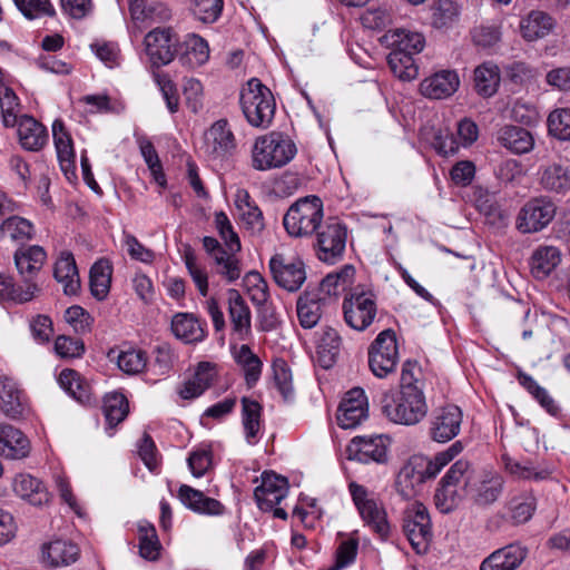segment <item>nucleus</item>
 <instances>
[{"instance_id": "obj_1", "label": "nucleus", "mask_w": 570, "mask_h": 570, "mask_svg": "<svg viewBox=\"0 0 570 570\" xmlns=\"http://www.w3.org/2000/svg\"><path fill=\"white\" fill-rule=\"evenodd\" d=\"M243 114L248 124L256 128L266 129L275 115V99L268 87L257 78H252L240 91L239 97Z\"/></svg>"}, {"instance_id": "obj_2", "label": "nucleus", "mask_w": 570, "mask_h": 570, "mask_svg": "<svg viewBox=\"0 0 570 570\" xmlns=\"http://www.w3.org/2000/svg\"><path fill=\"white\" fill-rule=\"evenodd\" d=\"M295 144L279 132L258 137L252 149V164L257 170H269L288 164L296 155Z\"/></svg>"}, {"instance_id": "obj_3", "label": "nucleus", "mask_w": 570, "mask_h": 570, "mask_svg": "<svg viewBox=\"0 0 570 570\" xmlns=\"http://www.w3.org/2000/svg\"><path fill=\"white\" fill-rule=\"evenodd\" d=\"M323 220V203L317 196H306L296 200L286 212L283 225L289 236L311 237Z\"/></svg>"}, {"instance_id": "obj_4", "label": "nucleus", "mask_w": 570, "mask_h": 570, "mask_svg": "<svg viewBox=\"0 0 570 570\" xmlns=\"http://www.w3.org/2000/svg\"><path fill=\"white\" fill-rule=\"evenodd\" d=\"M383 414L393 423L413 425L428 412L424 393L387 392L382 401Z\"/></svg>"}, {"instance_id": "obj_5", "label": "nucleus", "mask_w": 570, "mask_h": 570, "mask_svg": "<svg viewBox=\"0 0 570 570\" xmlns=\"http://www.w3.org/2000/svg\"><path fill=\"white\" fill-rule=\"evenodd\" d=\"M46 259L47 253L39 245L21 246L14 252V266L19 282L26 286L27 297H37L40 294L41 287L38 281Z\"/></svg>"}, {"instance_id": "obj_6", "label": "nucleus", "mask_w": 570, "mask_h": 570, "mask_svg": "<svg viewBox=\"0 0 570 570\" xmlns=\"http://www.w3.org/2000/svg\"><path fill=\"white\" fill-rule=\"evenodd\" d=\"M368 366L372 373L380 379L393 373L399 363V346L396 334L392 328L379 333L368 346Z\"/></svg>"}, {"instance_id": "obj_7", "label": "nucleus", "mask_w": 570, "mask_h": 570, "mask_svg": "<svg viewBox=\"0 0 570 570\" xmlns=\"http://www.w3.org/2000/svg\"><path fill=\"white\" fill-rule=\"evenodd\" d=\"M403 532L416 553L428 551L432 540L431 518L426 507L413 502L403 513Z\"/></svg>"}, {"instance_id": "obj_8", "label": "nucleus", "mask_w": 570, "mask_h": 570, "mask_svg": "<svg viewBox=\"0 0 570 570\" xmlns=\"http://www.w3.org/2000/svg\"><path fill=\"white\" fill-rule=\"evenodd\" d=\"M346 227L336 219H328L316 232L314 245L316 256L327 264H335L342 259L346 246Z\"/></svg>"}, {"instance_id": "obj_9", "label": "nucleus", "mask_w": 570, "mask_h": 570, "mask_svg": "<svg viewBox=\"0 0 570 570\" xmlns=\"http://www.w3.org/2000/svg\"><path fill=\"white\" fill-rule=\"evenodd\" d=\"M345 323L353 330L363 332L371 326L377 314L375 296L371 292H353L343 301Z\"/></svg>"}, {"instance_id": "obj_10", "label": "nucleus", "mask_w": 570, "mask_h": 570, "mask_svg": "<svg viewBox=\"0 0 570 570\" xmlns=\"http://www.w3.org/2000/svg\"><path fill=\"white\" fill-rule=\"evenodd\" d=\"M348 490L364 522L371 527L381 539H386L390 533V524L386 520L385 510L379 505L365 487L356 482H351Z\"/></svg>"}, {"instance_id": "obj_11", "label": "nucleus", "mask_w": 570, "mask_h": 570, "mask_svg": "<svg viewBox=\"0 0 570 570\" xmlns=\"http://www.w3.org/2000/svg\"><path fill=\"white\" fill-rule=\"evenodd\" d=\"M145 52L154 67L169 65L178 52L179 37L169 27L155 28L144 39Z\"/></svg>"}, {"instance_id": "obj_12", "label": "nucleus", "mask_w": 570, "mask_h": 570, "mask_svg": "<svg viewBox=\"0 0 570 570\" xmlns=\"http://www.w3.org/2000/svg\"><path fill=\"white\" fill-rule=\"evenodd\" d=\"M503 483V478L498 472L482 471L468 478L465 490L476 505L488 507L499 499Z\"/></svg>"}, {"instance_id": "obj_13", "label": "nucleus", "mask_w": 570, "mask_h": 570, "mask_svg": "<svg viewBox=\"0 0 570 570\" xmlns=\"http://www.w3.org/2000/svg\"><path fill=\"white\" fill-rule=\"evenodd\" d=\"M203 148L213 160H226L235 154L236 139L226 119L217 120L206 130Z\"/></svg>"}, {"instance_id": "obj_14", "label": "nucleus", "mask_w": 570, "mask_h": 570, "mask_svg": "<svg viewBox=\"0 0 570 570\" xmlns=\"http://www.w3.org/2000/svg\"><path fill=\"white\" fill-rule=\"evenodd\" d=\"M268 265L274 281L286 291L296 292L306 279L305 265L301 258L275 254Z\"/></svg>"}, {"instance_id": "obj_15", "label": "nucleus", "mask_w": 570, "mask_h": 570, "mask_svg": "<svg viewBox=\"0 0 570 570\" xmlns=\"http://www.w3.org/2000/svg\"><path fill=\"white\" fill-rule=\"evenodd\" d=\"M462 421V410L454 404L436 409L430 421L431 439L439 443L451 441L460 433Z\"/></svg>"}, {"instance_id": "obj_16", "label": "nucleus", "mask_w": 570, "mask_h": 570, "mask_svg": "<svg viewBox=\"0 0 570 570\" xmlns=\"http://www.w3.org/2000/svg\"><path fill=\"white\" fill-rule=\"evenodd\" d=\"M389 440L384 435H363L352 439L347 446L350 460L361 463H384L387 460Z\"/></svg>"}, {"instance_id": "obj_17", "label": "nucleus", "mask_w": 570, "mask_h": 570, "mask_svg": "<svg viewBox=\"0 0 570 570\" xmlns=\"http://www.w3.org/2000/svg\"><path fill=\"white\" fill-rule=\"evenodd\" d=\"M368 403L365 392L361 387L350 390L342 400L337 422L343 429H354L367 417Z\"/></svg>"}, {"instance_id": "obj_18", "label": "nucleus", "mask_w": 570, "mask_h": 570, "mask_svg": "<svg viewBox=\"0 0 570 570\" xmlns=\"http://www.w3.org/2000/svg\"><path fill=\"white\" fill-rule=\"evenodd\" d=\"M288 493L287 479L274 472H264L262 483L255 488L254 498L263 511H271Z\"/></svg>"}, {"instance_id": "obj_19", "label": "nucleus", "mask_w": 570, "mask_h": 570, "mask_svg": "<svg viewBox=\"0 0 570 570\" xmlns=\"http://www.w3.org/2000/svg\"><path fill=\"white\" fill-rule=\"evenodd\" d=\"M228 316L232 325V334L238 341H247L252 337L250 308L236 289L227 292Z\"/></svg>"}, {"instance_id": "obj_20", "label": "nucleus", "mask_w": 570, "mask_h": 570, "mask_svg": "<svg viewBox=\"0 0 570 570\" xmlns=\"http://www.w3.org/2000/svg\"><path fill=\"white\" fill-rule=\"evenodd\" d=\"M234 202L242 226L250 236L259 237L265 229V219L249 193L243 188L237 189Z\"/></svg>"}, {"instance_id": "obj_21", "label": "nucleus", "mask_w": 570, "mask_h": 570, "mask_svg": "<svg viewBox=\"0 0 570 570\" xmlns=\"http://www.w3.org/2000/svg\"><path fill=\"white\" fill-rule=\"evenodd\" d=\"M52 136L60 168L67 179L76 177V155L71 136L66 130L65 124L56 119L52 124Z\"/></svg>"}, {"instance_id": "obj_22", "label": "nucleus", "mask_w": 570, "mask_h": 570, "mask_svg": "<svg viewBox=\"0 0 570 570\" xmlns=\"http://www.w3.org/2000/svg\"><path fill=\"white\" fill-rule=\"evenodd\" d=\"M528 549L519 543H510L497 549L488 556L480 566V570H517L524 561Z\"/></svg>"}, {"instance_id": "obj_23", "label": "nucleus", "mask_w": 570, "mask_h": 570, "mask_svg": "<svg viewBox=\"0 0 570 570\" xmlns=\"http://www.w3.org/2000/svg\"><path fill=\"white\" fill-rule=\"evenodd\" d=\"M0 410L11 419L21 417L29 411L24 393L7 376H0Z\"/></svg>"}, {"instance_id": "obj_24", "label": "nucleus", "mask_w": 570, "mask_h": 570, "mask_svg": "<svg viewBox=\"0 0 570 570\" xmlns=\"http://www.w3.org/2000/svg\"><path fill=\"white\" fill-rule=\"evenodd\" d=\"M460 79L455 71L441 70L425 78L420 85L421 94L430 99H444L459 88Z\"/></svg>"}, {"instance_id": "obj_25", "label": "nucleus", "mask_w": 570, "mask_h": 570, "mask_svg": "<svg viewBox=\"0 0 570 570\" xmlns=\"http://www.w3.org/2000/svg\"><path fill=\"white\" fill-rule=\"evenodd\" d=\"M78 557V546L69 540L56 539L41 548V560L48 567H66L76 562Z\"/></svg>"}, {"instance_id": "obj_26", "label": "nucleus", "mask_w": 570, "mask_h": 570, "mask_svg": "<svg viewBox=\"0 0 570 570\" xmlns=\"http://www.w3.org/2000/svg\"><path fill=\"white\" fill-rule=\"evenodd\" d=\"M178 60L187 68H197L209 59V47L207 41L198 35L188 33L178 45Z\"/></svg>"}, {"instance_id": "obj_27", "label": "nucleus", "mask_w": 570, "mask_h": 570, "mask_svg": "<svg viewBox=\"0 0 570 570\" xmlns=\"http://www.w3.org/2000/svg\"><path fill=\"white\" fill-rule=\"evenodd\" d=\"M421 466L422 465H419L414 455L400 469L395 481V488L402 498L409 500L420 492L423 483L425 482Z\"/></svg>"}, {"instance_id": "obj_28", "label": "nucleus", "mask_w": 570, "mask_h": 570, "mask_svg": "<svg viewBox=\"0 0 570 570\" xmlns=\"http://www.w3.org/2000/svg\"><path fill=\"white\" fill-rule=\"evenodd\" d=\"M178 498L186 508L196 513L219 515L224 511V505L218 500L205 497L202 491L186 484L180 485Z\"/></svg>"}, {"instance_id": "obj_29", "label": "nucleus", "mask_w": 570, "mask_h": 570, "mask_svg": "<svg viewBox=\"0 0 570 570\" xmlns=\"http://www.w3.org/2000/svg\"><path fill=\"white\" fill-rule=\"evenodd\" d=\"M12 489L17 495L29 501L32 505H43L50 495L43 483L28 473H19L12 480Z\"/></svg>"}, {"instance_id": "obj_30", "label": "nucleus", "mask_w": 570, "mask_h": 570, "mask_svg": "<svg viewBox=\"0 0 570 570\" xmlns=\"http://www.w3.org/2000/svg\"><path fill=\"white\" fill-rule=\"evenodd\" d=\"M30 442L18 429L0 424V454L9 459H22L29 454Z\"/></svg>"}, {"instance_id": "obj_31", "label": "nucleus", "mask_w": 570, "mask_h": 570, "mask_svg": "<svg viewBox=\"0 0 570 570\" xmlns=\"http://www.w3.org/2000/svg\"><path fill=\"white\" fill-rule=\"evenodd\" d=\"M55 279L62 285L66 295H76L80 289V278L73 255L62 252L55 264Z\"/></svg>"}, {"instance_id": "obj_32", "label": "nucleus", "mask_w": 570, "mask_h": 570, "mask_svg": "<svg viewBox=\"0 0 570 570\" xmlns=\"http://www.w3.org/2000/svg\"><path fill=\"white\" fill-rule=\"evenodd\" d=\"M17 125L19 140L24 149L38 151L47 144L48 132L33 117L23 115L18 119Z\"/></svg>"}, {"instance_id": "obj_33", "label": "nucleus", "mask_w": 570, "mask_h": 570, "mask_svg": "<svg viewBox=\"0 0 570 570\" xmlns=\"http://www.w3.org/2000/svg\"><path fill=\"white\" fill-rule=\"evenodd\" d=\"M317 356L323 368H330L336 362L342 346V337L331 326L322 327L317 333Z\"/></svg>"}, {"instance_id": "obj_34", "label": "nucleus", "mask_w": 570, "mask_h": 570, "mask_svg": "<svg viewBox=\"0 0 570 570\" xmlns=\"http://www.w3.org/2000/svg\"><path fill=\"white\" fill-rule=\"evenodd\" d=\"M382 39L387 47L407 55L421 52L425 45L424 37L421 33L406 29L390 30Z\"/></svg>"}, {"instance_id": "obj_35", "label": "nucleus", "mask_w": 570, "mask_h": 570, "mask_svg": "<svg viewBox=\"0 0 570 570\" xmlns=\"http://www.w3.org/2000/svg\"><path fill=\"white\" fill-rule=\"evenodd\" d=\"M171 331L185 343L202 342L206 336L203 324L190 313H177L171 321Z\"/></svg>"}, {"instance_id": "obj_36", "label": "nucleus", "mask_w": 570, "mask_h": 570, "mask_svg": "<svg viewBox=\"0 0 570 570\" xmlns=\"http://www.w3.org/2000/svg\"><path fill=\"white\" fill-rule=\"evenodd\" d=\"M497 139L514 154H527L534 146V139L530 131L519 126L502 127L498 131Z\"/></svg>"}, {"instance_id": "obj_37", "label": "nucleus", "mask_w": 570, "mask_h": 570, "mask_svg": "<svg viewBox=\"0 0 570 570\" xmlns=\"http://www.w3.org/2000/svg\"><path fill=\"white\" fill-rule=\"evenodd\" d=\"M554 20L547 12L532 10L520 21V31L527 41H534L549 35Z\"/></svg>"}, {"instance_id": "obj_38", "label": "nucleus", "mask_w": 570, "mask_h": 570, "mask_svg": "<svg viewBox=\"0 0 570 570\" xmlns=\"http://www.w3.org/2000/svg\"><path fill=\"white\" fill-rule=\"evenodd\" d=\"M561 254L557 247L540 246L530 258L531 274L537 279H544L560 264Z\"/></svg>"}, {"instance_id": "obj_39", "label": "nucleus", "mask_w": 570, "mask_h": 570, "mask_svg": "<svg viewBox=\"0 0 570 570\" xmlns=\"http://www.w3.org/2000/svg\"><path fill=\"white\" fill-rule=\"evenodd\" d=\"M216 377L215 365L209 362L198 364L196 372L189 381L184 384L179 394L183 399H194L202 395Z\"/></svg>"}, {"instance_id": "obj_40", "label": "nucleus", "mask_w": 570, "mask_h": 570, "mask_svg": "<svg viewBox=\"0 0 570 570\" xmlns=\"http://www.w3.org/2000/svg\"><path fill=\"white\" fill-rule=\"evenodd\" d=\"M58 382L71 397L86 404L91 399V387L88 382L75 370L65 368L58 376Z\"/></svg>"}, {"instance_id": "obj_41", "label": "nucleus", "mask_w": 570, "mask_h": 570, "mask_svg": "<svg viewBox=\"0 0 570 570\" xmlns=\"http://www.w3.org/2000/svg\"><path fill=\"white\" fill-rule=\"evenodd\" d=\"M262 406L257 401L242 399V424L248 444H255L261 430Z\"/></svg>"}, {"instance_id": "obj_42", "label": "nucleus", "mask_w": 570, "mask_h": 570, "mask_svg": "<svg viewBox=\"0 0 570 570\" xmlns=\"http://www.w3.org/2000/svg\"><path fill=\"white\" fill-rule=\"evenodd\" d=\"M112 267L108 259L97 261L90 268V291L99 301H102L109 293Z\"/></svg>"}, {"instance_id": "obj_43", "label": "nucleus", "mask_w": 570, "mask_h": 570, "mask_svg": "<svg viewBox=\"0 0 570 570\" xmlns=\"http://www.w3.org/2000/svg\"><path fill=\"white\" fill-rule=\"evenodd\" d=\"M500 85V71L498 66L485 62L474 70V88L482 97L493 96Z\"/></svg>"}, {"instance_id": "obj_44", "label": "nucleus", "mask_w": 570, "mask_h": 570, "mask_svg": "<svg viewBox=\"0 0 570 570\" xmlns=\"http://www.w3.org/2000/svg\"><path fill=\"white\" fill-rule=\"evenodd\" d=\"M540 183L549 191L566 194L570 188L569 169L560 164L547 166L541 171Z\"/></svg>"}, {"instance_id": "obj_45", "label": "nucleus", "mask_w": 570, "mask_h": 570, "mask_svg": "<svg viewBox=\"0 0 570 570\" xmlns=\"http://www.w3.org/2000/svg\"><path fill=\"white\" fill-rule=\"evenodd\" d=\"M35 234L33 225L20 216H10L0 225V238L9 237L14 242H26Z\"/></svg>"}, {"instance_id": "obj_46", "label": "nucleus", "mask_w": 570, "mask_h": 570, "mask_svg": "<svg viewBox=\"0 0 570 570\" xmlns=\"http://www.w3.org/2000/svg\"><path fill=\"white\" fill-rule=\"evenodd\" d=\"M102 412L108 426L114 428L126 419L129 412L128 401L118 392L107 394L104 399Z\"/></svg>"}, {"instance_id": "obj_47", "label": "nucleus", "mask_w": 570, "mask_h": 570, "mask_svg": "<svg viewBox=\"0 0 570 570\" xmlns=\"http://www.w3.org/2000/svg\"><path fill=\"white\" fill-rule=\"evenodd\" d=\"M296 309L299 324L304 328L314 327L322 316V303L315 296H301L297 301Z\"/></svg>"}, {"instance_id": "obj_48", "label": "nucleus", "mask_w": 570, "mask_h": 570, "mask_svg": "<svg viewBox=\"0 0 570 570\" xmlns=\"http://www.w3.org/2000/svg\"><path fill=\"white\" fill-rule=\"evenodd\" d=\"M0 111L6 127H14L20 112L19 98L4 82H0Z\"/></svg>"}, {"instance_id": "obj_49", "label": "nucleus", "mask_w": 570, "mask_h": 570, "mask_svg": "<svg viewBox=\"0 0 570 570\" xmlns=\"http://www.w3.org/2000/svg\"><path fill=\"white\" fill-rule=\"evenodd\" d=\"M387 62L392 72L401 80H413L417 76V67L414 63L413 55L392 49L387 56Z\"/></svg>"}, {"instance_id": "obj_50", "label": "nucleus", "mask_w": 570, "mask_h": 570, "mask_svg": "<svg viewBox=\"0 0 570 570\" xmlns=\"http://www.w3.org/2000/svg\"><path fill=\"white\" fill-rule=\"evenodd\" d=\"M236 361L244 371L247 385H255L262 373V362L258 356L252 352L248 345H242L236 354Z\"/></svg>"}, {"instance_id": "obj_51", "label": "nucleus", "mask_w": 570, "mask_h": 570, "mask_svg": "<svg viewBox=\"0 0 570 570\" xmlns=\"http://www.w3.org/2000/svg\"><path fill=\"white\" fill-rule=\"evenodd\" d=\"M224 7L223 0H190L189 9L193 16L204 22L214 23L222 14Z\"/></svg>"}, {"instance_id": "obj_52", "label": "nucleus", "mask_w": 570, "mask_h": 570, "mask_svg": "<svg viewBox=\"0 0 570 570\" xmlns=\"http://www.w3.org/2000/svg\"><path fill=\"white\" fill-rule=\"evenodd\" d=\"M24 292L26 286L22 283H14L11 276L0 273V302L23 304L35 298L27 297Z\"/></svg>"}, {"instance_id": "obj_53", "label": "nucleus", "mask_w": 570, "mask_h": 570, "mask_svg": "<svg viewBox=\"0 0 570 570\" xmlns=\"http://www.w3.org/2000/svg\"><path fill=\"white\" fill-rule=\"evenodd\" d=\"M138 530L140 556L148 560L157 559L160 546L155 527L150 523H140Z\"/></svg>"}, {"instance_id": "obj_54", "label": "nucleus", "mask_w": 570, "mask_h": 570, "mask_svg": "<svg viewBox=\"0 0 570 570\" xmlns=\"http://www.w3.org/2000/svg\"><path fill=\"white\" fill-rule=\"evenodd\" d=\"M243 283L255 305H262L268 302V285L258 272L252 271L247 273L244 276Z\"/></svg>"}, {"instance_id": "obj_55", "label": "nucleus", "mask_w": 570, "mask_h": 570, "mask_svg": "<svg viewBox=\"0 0 570 570\" xmlns=\"http://www.w3.org/2000/svg\"><path fill=\"white\" fill-rule=\"evenodd\" d=\"M215 226L220 238L224 240L225 247L232 252V254L238 253L242 248L239 237L224 212H217L215 214Z\"/></svg>"}, {"instance_id": "obj_56", "label": "nucleus", "mask_w": 570, "mask_h": 570, "mask_svg": "<svg viewBox=\"0 0 570 570\" xmlns=\"http://www.w3.org/2000/svg\"><path fill=\"white\" fill-rule=\"evenodd\" d=\"M549 134L559 140L570 139V110L568 108H558L550 112L548 117Z\"/></svg>"}, {"instance_id": "obj_57", "label": "nucleus", "mask_w": 570, "mask_h": 570, "mask_svg": "<svg viewBox=\"0 0 570 570\" xmlns=\"http://www.w3.org/2000/svg\"><path fill=\"white\" fill-rule=\"evenodd\" d=\"M556 210L557 207L551 200L543 197L534 198L522 207V217L540 220L549 219L550 223L556 215Z\"/></svg>"}, {"instance_id": "obj_58", "label": "nucleus", "mask_w": 570, "mask_h": 570, "mask_svg": "<svg viewBox=\"0 0 570 570\" xmlns=\"http://www.w3.org/2000/svg\"><path fill=\"white\" fill-rule=\"evenodd\" d=\"M505 469L518 479L542 481L550 476V471L535 466L530 462L521 463L512 460L505 462Z\"/></svg>"}, {"instance_id": "obj_59", "label": "nucleus", "mask_w": 570, "mask_h": 570, "mask_svg": "<svg viewBox=\"0 0 570 570\" xmlns=\"http://www.w3.org/2000/svg\"><path fill=\"white\" fill-rule=\"evenodd\" d=\"M434 502L438 510L442 513L452 512L460 502V494L458 488L440 481L435 490Z\"/></svg>"}, {"instance_id": "obj_60", "label": "nucleus", "mask_w": 570, "mask_h": 570, "mask_svg": "<svg viewBox=\"0 0 570 570\" xmlns=\"http://www.w3.org/2000/svg\"><path fill=\"white\" fill-rule=\"evenodd\" d=\"M183 258L200 295L206 296L208 293V276L205 268L197 263V258L190 248L184 252Z\"/></svg>"}, {"instance_id": "obj_61", "label": "nucleus", "mask_w": 570, "mask_h": 570, "mask_svg": "<svg viewBox=\"0 0 570 570\" xmlns=\"http://www.w3.org/2000/svg\"><path fill=\"white\" fill-rule=\"evenodd\" d=\"M147 365V355L141 350L122 351L118 356V366L127 374H138Z\"/></svg>"}, {"instance_id": "obj_62", "label": "nucleus", "mask_w": 570, "mask_h": 570, "mask_svg": "<svg viewBox=\"0 0 570 570\" xmlns=\"http://www.w3.org/2000/svg\"><path fill=\"white\" fill-rule=\"evenodd\" d=\"M460 13V8L454 0H439L433 9V24L445 27L454 22Z\"/></svg>"}, {"instance_id": "obj_63", "label": "nucleus", "mask_w": 570, "mask_h": 570, "mask_svg": "<svg viewBox=\"0 0 570 570\" xmlns=\"http://www.w3.org/2000/svg\"><path fill=\"white\" fill-rule=\"evenodd\" d=\"M18 10L28 19L56 13L49 0H13Z\"/></svg>"}, {"instance_id": "obj_64", "label": "nucleus", "mask_w": 570, "mask_h": 570, "mask_svg": "<svg viewBox=\"0 0 570 570\" xmlns=\"http://www.w3.org/2000/svg\"><path fill=\"white\" fill-rule=\"evenodd\" d=\"M55 351L60 357L75 358L83 354L85 345L79 338L61 335L55 341Z\"/></svg>"}]
</instances>
